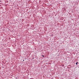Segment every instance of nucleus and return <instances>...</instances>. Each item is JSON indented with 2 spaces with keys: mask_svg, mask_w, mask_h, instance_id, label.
I'll use <instances>...</instances> for the list:
<instances>
[{
  "mask_svg": "<svg viewBox=\"0 0 79 79\" xmlns=\"http://www.w3.org/2000/svg\"><path fill=\"white\" fill-rule=\"evenodd\" d=\"M77 63H78V62H77L76 64H77Z\"/></svg>",
  "mask_w": 79,
  "mask_h": 79,
  "instance_id": "obj_1",
  "label": "nucleus"
},
{
  "mask_svg": "<svg viewBox=\"0 0 79 79\" xmlns=\"http://www.w3.org/2000/svg\"><path fill=\"white\" fill-rule=\"evenodd\" d=\"M43 56V57H44V56Z\"/></svg>",
  "mask_w": 79,
  "mask_h": 79,
  "instance_id": "obj_2",
  "label": "nucleus"
},
{
  "mask_svg": "<svg viewBox=\"0 0 79 79\" xmlns=\"http://www.w3.org/2000/svg\"><path fill=\"white\" fill-rule=\"evenodd\" d=\"M23 61H24V60H23Z\"/></svg>",
  "mask_w": 79,
  "mask_h": 79,
  "instance_id": "obj_3",
  "label": "nucleus"
}]
</instances>
